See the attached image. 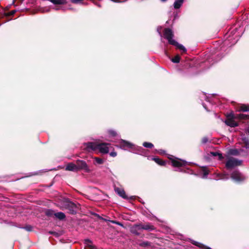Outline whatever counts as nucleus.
<instances>
[{
  "label": "nucleus",
  "instance_id": "33",
  "mask_svg": "<svg viewBox=\"0 0 249 249\" xmlns=\"http://www.w3.org/2000/svg\"><path fill=\"white\" fill-rule=\"evenodd\" d=\"M15 13H16V10H12L9 13H5V15L6 16H10L14 15L15 14Z\"/></svg>",
  "mask_w": 249,
  "mask_h": 249
},
{
  "label": "nucleus",
  "instance_id": "28",
  "mask_svg": "<svg viewBox=\"0 0 249 249\" xmlns=\"http://www.w3.org/2000/svg\"><path fill=\"white\" fill-rule=\"evenodd\" d=\"M84 243L87 245V249H89V246L90 245H93L92 244V241L89 239H85Z\"/></svg>",
  "mask_w": 249,
  "mask_h": 249
},
{
  "label": "nucleus",
  "instance_id": "15",
  "mask_svg": "<svg viewBox=\"0 0 249 249\" xmlns=\"http://www.w3.org/2000/svg\"><path fill=\"white\" fill-rule=\"evenodd\" d=\"M66 171H73V172H78L76 168V163L74 164L72 162L69 163L66 167Z\"/></svg>",
  "mask_w": 249,
  "mask_h": 249
},
{
  "label": "nucleus",
  "instance_id": "49",
  "mask_svg": "<svg viewBox=\"0 0 249 249\" xmlns=\"http://www.w3.org/2000/svg\"><path fill=\"white\" fill-rule=\"evenodd\" d=\"M98 6L100 7L101 6L99 5V4H98L97 3H95Z\"/></svg>",
  "mask_w": 249,
  "mask_h": 249
},
{
  "label": "nucleus",
  "instance_id": "45",
  "mask_svg": "<svg viewBox=\"0 0 249 249\" xmlns=\"http://www.w3.org/2000/svg\"><path fill=\"white\" fill-rule=\"evenodd\" d=\"M112 1L114 2H119L120 1L119 0H112Z\"/></svg>",
  "mask_w": 249,
  "mask_h": 249
},
{
  "label": "nucleus",
  "instance_id": "37",
  "mask_svg": "<svg viewBox=\"0 0 249 249\" xmlns=\"http://www.w3.org/2000/svg\"><path fill=\"white\" fill-rule=\"evenodd\" d=\"M201 249H212L211 248L207 247L204 244H202V247L201 248Z\"/></svg>",
  "mask_w": 249,
  "mask_h": 249
},
{
  "label": "nucleus",
  "instance_id": "29",
  "mask_svg": "<svg viewBox=\"0 0 249 249\" xmlns=\"http://www.w3.org/2000/svg\"><path fill=\"white\" fill-rule=\"evenodd\" d=\"M249 119V115L240 113V120Z\"/></svg>",
  "mask_w": 249,
  "mask_h": 249
},
{
  "label": "nucleus",
  "instance_id": "34",
  "mask_svg": "<svg viewBox=\"0 0 249 249\" xmlns=\"http://www.w3.org/2000/svg\"><path fill=\"white\" fill-rule=\"evenodd\" d=\"M233 118L235 120H240V114H235L233 113Z\"/></svg>",
  "mask_w": 249,
  "mask_h": 249
},
{
  "label": "nucleus",
  "instance_id": "44",
  "mask_svg": "<svg viewBox=\"0 0 249 249\" xmlns=\"http://www.w3.org/2000/svg\"><path fill=\"white\" fill-rule=\"evenodd\" d=\"M53 232L54 231H49V233L53 235Z\"/></svg>",
  "mask_w": 249,
  "mask_h": 249
},
{
  "label": "nucleus",
  "instance_id": "31",
  "mask_svg": "<svg viewBox=\"0 0 249 249\" xmlns=\"http://www.w3.org/2000/svg\"><path fill=\"white\" fill-rule=\"evenodd\" d=\"M201 142L202 144H206L209 142V138L205 136L202 138Z\"/></svg>",
  "mask_w": 249,
  "mask_h": 249
},
{
  "label": "nucleus",
  "instance_id": "47",
  "mask_svg": "<svg viewBox=\"0 0 249 249\" xmlns=\"http://www.w3.org/2000/svg\"><path fill=\"white\" fill-rule=\"evenodd\" d=\"M161 2H165L167 0H160Z\"/></svg>",
  "mask_w": 249,
  "mask_h": 249
},
{
  "label": "nucleus",
  "instance_id": "6",
  "mask_svg": "<svg viewBox=\"0 0 249 249\" xmlns=\"http://www.w3.org/2000/svg\"><path fill=\"white\" fill-rule=\"evenodd\" d=\"M76 165L77 171L80 170H84L85 172L88 173L90 172V169H89L87 163L84 160H76Z\"/></svg>",
  "mask_w": 249,
  "mask_h": 249
},
{
  "label": "nucleus",
  "instance_id": "48",
  "mask_svg": "<svg viewBox=\"0 0 249 249\" xmlns=\"http://www.w3.org/2000/svg\"><path fill=\"white\" fill-rule=\"evenodd\" d=\"M16 0H13L12 4H14L15 2H16Z\"/></svg>",
  "mask_w": 249,
  "mask_h": 249
},
{
  "label": "nucleus",
  "instance_id": "17",
  "mask_svg": "<svg viewBox=\"0 0 249 249\" xmlns=\"http://www.w3.org/2000/svg\"><path fill=\"white\" fill-rule=\"evenodd\" d=\"M184 0H175L174 3V8L176 9L179 8L183 4Z\"/></svg>",
  "mask_w": 249,
  "mask_h": 249
},
{
  "label": "nucleus",
  "instance_id": "12",
  "mask_svg": "<svg viewBox=\"0 0 249 249\" xmlns=\"http://www.w3.org/2000/svg\"><path fill=\"white\" fill-rule=\"evenodd\" d=\"M141 230L140 224H135L131 228L130 231L132 233L135 235H139L140 233L139 232V231Z\"/></svg>",
  "mask_w": 249,
  "mask_h": 249
},
{
  "label": "nucleus",
  "instance_id": "22",
  "mask_svg": "<svg viewBox=\"0 0 249 249\" xmlns=\"http://www.w3.org/2000/svg\"><path fill=\"white\" fill-rule=\"evenodd\" d=\"M201 170L203 174V177L206 178L209 173V171L206 166H202L201 167Z\"/></svg>",
  "mask_w": 249,
  "mask_h": 249
},
{
  "label": "nucleus",
  "instance_id": "21",
  "mask_svg": "<svg viewBox=\"0 0 249 249\" xmlns=\"http://www.w3.org/2000/svg\"><path fill=\"white\" fill-rule=\"evenodd\" d=\"M229 154L231 155L237 156L239 154V152L237 149H230L229 150Z\"/></svg>",
  "mask_w": 249,
  "mask_h": 249
},
{
  "label": "nucleus",
  "instance_id": "13",
  "mask_svg": "<svg viewBox=\"0 0 249 249\" xmlns=\"http://www.w3.org/2000/svg\"><path fill=\"white\" fill-rule=\"evenodd\" d=\"M115 191L118 195H119V196H121L122 198L126 199H128V197L126 195L124 189L117 187L115 188Z\"/></svg>",
  "mask_w": 249,
  "mask_h": 249
},
{
  "label": "nucleus",
  "instance_id": "16",
  "mask_svg": "<svg viewBox=\"0 0 249 249\" xmlns=\"http://www.w3.org/2000/svg\"><path fill=\"white\" fill-rule=\"evenodd\" d=\"M55 213L54 211L52 209H47L45 211V214L48 217H53L55 216Z\"/></svg>",
  "mask_w": 249,
  "mask_h": 249
},
{
  "label": "nucleus",
  "instance_id": "1",
  "mask_svg": "<svg viewBox=\"0 0 249 249\" xmlns=\"http://www.w3.org/2000/svg\"><path fill=\"white\" fill-rule=\"evenodd\" d=\"M163 34L164 37L168 40L170 44L176 46L178 49L182 51L183 53L186 52L187 50L183 45L179 44L177 41L173 39L174 35L171 29L169 28H165L163 30Z\"/></svg>",
  "mask_w": 249,
  "mask_h": 249
},
{
  "label": "nucleus",
  "instance_id": "3",
  "mask_svg": "<svg viewBox=\"0 0 249 249\" xmlns=\"http://www.w3.org/2000/svg\"><path fill=\"white\" fill-rule=\"evenodd\" d=\"M233 113L231 112L226 115V119L224 121L225 124L231 127H234L239 126V124L235 121L233 118Z\"/></svg>",
  "mask_w": 249,
  "mask_h": 249
},
{
  "label": "nucleus",
  "instance_id": "11",
  "mask_svg": "<svg viewBox=\"0 0 249 249\" xmlns=\"http://www.w3.org/2000/svg\"><path fill=\"white\" fill-rule=\"evenodd\" d=\"M140 226L141 230L152 231L155 229V227L150 223H147L146 224H140Z\"/></svg>",
  "mask_w": 249,
  "mask_h": 249
},
{
  "label": "nucleus",
  "instance_id": "36",
  "mask_svg": "<svg viewBox=\"0 0 249 249\" xmlns=\"http://www.w3.org/2000/svg\"><path fill=\"white\" fill-rule=\"evenodd\" d=\"M110 156L113 157H115L117 156V153L116 152H111L109 154Z\"/></svg>",
  "mask_w": 249,
  "mask_h": 249
},
{
  "label": "nucleus",
  "instance_id": "10",
  "mask_svg": "<svg viewBox=\"0 0 249 249\" xmlns=\"http://www.w3.org/2000/svg\"><path fill=\"white\" fill-rule=\"evenodd\" d=\"M119 145L121 148H132L133 145L131 142L124 140H121L119 142Z\"/></svg>",
  "mask_w": 249,
  "mask_h": 249
},
{
  "label": "nucleus",
  "instance_id": "25",
  "mask_svg": "<svg viewBox=\"0 0 249 249\" xmlns=\"http://www.w3.org/2000/svg\"><path fill=\"white\" fill-rule=\"evenodd\" d=\"M142 145L144 147L148 148H152L154 147V145L152 143L149 142H144L142 143Z\"/></svg>",
  "mask_w": 249,
  "mask_h": 249
},
{
  "label": "nucleus",
  "instance_id": "23",
  "mask_svg": "<svg viewBox=\"0 0 249 249\" xmlns=\"http://www.w3.org/2000/svg\"><path fill=\"white\" fill-rule=\"evenodd\" d=\"M107 133L110 136L112 137H115L117 135V132L114 130L109 129L108 130Z\"/></svg>",
  "mask_w": 249,
  "mask_h": 249
},
{
  "label": "nucleus",
  "instance_id": "7",
  "mask_svg": "<svg viewBox=\"0 0 249 249\" xmlns=\"http://www.w3.org/2000/svg\"><path fill=\"white\" fill-rule=\"evenodd\" d=\"M172 163V165L175 167H180L185 166L187 164V162L185 160H181L178 159H170Z\"/></svg>",
  "mask_w": 249,
  "mask_h": 249
},
{
  "label": "nucleus",
  "instance_id": "20",
  "mask_svg": "<svg viewBox=\"0 0 249 249\" xmlns=\"http://www.w3.org/2000/svg\"><path fill=\"white\" fill-rule=\"evenodd\" d=\"M242 141L244 144V147L246 148L249 147V139L247 137H244L241 138Z\"/></svg>",
  "mask_w": 249,
  "mask_h": 249
},
{
  "label": "nucleus",
  "instance_id": "18",
  "mask_svg": "<svg viewBox=\"0 0 249 249\" xmlns=\"http://www.w3.org/2000/svg\"><path fill=\"white\" fill-rule=\"evenodd\" d=\"M55 217L60 220H62L66 218V215L64 213L60 212L56 213Z\"/></svg>",
  "mask_w": 249,
  "mask_h": 249
},
{
  "label": "nucleus",
  "instance_id": "40",
  "mask_svg": "<svg viewBox=\"0 0 249 249\" xmlns=\"http://www.w3.org/2000/svg\"><path fill=\"white\" fill-rule=\"evenodd\" d=\"M53 235L55 237H58L60 235V234L58 233L55 231L53 232Z\"/></svg>",
  "mask_w": 249,
  "mask_h": 249
},
{
  "label": "nucleus",
  "instance_id": "43",
  "mask_svg": "<svg viewBox=\"0 0 249 249\" xmlns=\"http://www.w3.org/2000/svg\"><path fill=\"white\" fill-rule=\"evenodd\" d=\"M116 224L119 225V226H123V225L121 223H120L118 221H117V223H116Z\"/></svg>",
  "mask_w": 249,
  "mask_h": 249
},
{
  "label": "nucleus",
  "instance_id": "19",
  "mask_svg": "<svg viewBox=\"0 0 249 249\" xmlns=\"http://www.w3.org/2000/svg\"><path fill=\"white\" fill-rule=\"evenodd\" d=\"M153 160L155 161L157 164L161 166H164L166 164V162L164 160H163L159 158H153Z\"/></svg>",
  "mask_w": 249,
  "mask_h": 249
},
{
  "label": "nucleus",
  "instance_id": "38",
  "mask_svg": "<svg viewBox=\"0 0 249 249\" xmlns=\"http://www.w3.org/2000/svg\"><path fill=\"white\" fill-rule=\"evenodd\" d=\"M219 154L217 152H211V154L213 156H218V154Z\"/></svg>",
  "mask_w": 249,
  "mask_h": 249
},
{
  "label": "nucleus",
  "instance_id": "39",
  "mask_svg": "<svg viewBox=\"0 0 249 249\" xmlns=\"http://www.w3.org/2000/svg\"><path fill=\"white\" fill-rule=\"evenodd\" d=\"M94 215H95V216H96L97 217H98L99 219H104L102 217H101L97 213H94L93 214Z\"/></svg>",
  "mask_w": 249,
  "mask_h": 249
},
{
  "label": "nucleus",
  "instance_id": "4",
  "mask_svg": "<svg viewBox=\"0 0 249 249\" xmlns=\"http://www.w3.org/2000/svg\"><path fill=\"white\" fill-rule=\"evenodd\" d=\"M241 164L242 160L233 157H231L226 162L225 166L227 169H230L236 166L241 165Z\"/></svg>",
  "mask_w": 249,
  "mask_h": 249
},
{
  "label": "nucleus",
  "instance_id": "50",
  "mask_svg": "<svg viewBox=\"0 0 249 249\" xmlns=\"http://www.w3.org/2000/svg\"><path fill=\"white\" fill-rule=\"evenodd\" d=\"M189 67H191V65H190V64H189Z\"/></svg>",
  "mask_w": 249,
  "mask_h": 249
},
{
  "label": "nucleus",
  "instance_id": "32",
  "mask_svg": "<svg viewBox=\"0 0 249 249\" xmlns=\"http://www.w3.org/2000/svg\"><path fill=\"white\" fill-rule=\"evenodd\" d=\"M26 231H31L33 230V227L31 225H27L24 228Z\"/></svg>",
  "mask_w": 249,
  "mask_h": 249
},
{
  "label": "nucleus",
  "instance_id": "24",
  "mask_svg": "<svg viewBox=\"0 0 249 249\" xmlns=\"http://www.w3.org/2000/svg\"><path fill=\"white\" fill-rule=\"evenodd\" d=\"M139 245L142 247H146L151 246V243L149 241H144L140 243Z\"/></svg>",
  "mask_w": 249,
  "mask_h": 249
},
{
  "label": "nucleus",
  "instance_id": "2",
  "mask_svg": "<svg viewBox=\"0 0 249 249\" xmlns=\"http://www.w3.org/2000/svg\"><path fill=\"white\" fill-rule=\"evenodd\" d=\"M63 207L68 210L71 214H76L80 209V205L78 203H74L68 198L63 201Z\"/></svg>",
  "mask_w": 249,
  "mask_h": 249
},
{
  "label": "nucleus",
  "instance_id": "9",
  "mask_svg": "<svg viewBox=\"0 0 249 249\" xmlns=\"http://www.w3.org/2000/svg\"><path fill=\"white\" fill-rule=\"evenodd\" d=\"M85 145L86 146V148L88 151H89L90 150L95 151L98 149V143H97L88 142L86 143Z\"/></svg>",
  "mask_w": 249,
  "mask_h": 249
},
{
  "label": "nucleus",
  "instance_id": "46",
  "mask_svg": "<svg viewBox=\"0 0 249 249\" xmlns=\"http://www.w3.org/2000/svg\"><path fill=\"white\" fill-rule=\"evenodd\" d=\"M117 221H111V222H112V223H114V224H116V223H117Z\"/></svg>",
  "mask_w": 249,
  "mask_h": 249
},
{
  "label": "nucleus",
  "instance_id": "14",
  "mask_svg": "<svg viewBox=\"0 0 249 249\" xmlns=\"http://www.w3.org/2000/svg\"><path fill=\"white\" fill-rule=\"evenodd\" d=\"M238 112H249V104H240L237 108Z\"/></svg>",
  "mask_w": 249,
  "mask_h": 249
},
{
  "label": "nucleus",
  "instance_id": "30",
  "mask_svg": "<svg viewBox=\"0 0 249 249\" xmlns=\"http://www.w3.org/2000/svg\"><path fill=\"white\" fill-rule=\"evenodd\" d=\"M191 243L194 245H195L196 246H197V247H199L200 249H201V248L202 247V245L203 244H201V243H200L199 242H198L195 241H193Z\"/></svg>",
  "mask_w": 249,
  "mask_h": 249
},
{
  "label": "nucleus",
  "instance_id": "42",
  "mask_svg": "<svg viewBox=\"0 0 249 249\" xmlns=\"http://www.w3.org/2000/svg\"><path fill=\"white\" fill-rule=\"evenodd\" d=\"M245 132L249 134V126L245 130Z\"/></svg>",
  "mask_w": 249,
  "mask_h": 249
},
{
  "label": "nucleus",
  "instance_id": "8",
  "mask_svg": "<svg viewBox=\"0 0 249 249\" xmlns=\"http://www.w3.org/2000/svg\"><path fill=\"white\" fill-rule=\"evenodd\" d=\"M110 145V143H107L105 142L99 143L98 149L99 150L100 152L102 154H107L109 152L108 146Z\"/></svg>",
  "mask_w": 249,
  "mask_h": 249
},
{
  "label": "nucleus",
  "instance_id": "5",
  "mask_svg": "<svg viewBox=\"0 0 249 249\" xmlns=\"http://www.w3.org/2000/svg\"><path fill=\"white\" fill-rule=\"evenodd\" d=\"M231 178L237 182H241L246 179V177L238 170L233 171L231 175Z\"/></svg>",
  "mask_w": 249,
  "mask_h": 249
},
{
  "label": "nucleus",
  "instance_id": "27",
  "mask_svg": "<svg viewBox=\"0 0 249 249\" xmlns=\"http://www.w3.org/2000/svg\"><path fill=\"white\" fill-rule=\"evenodd\" d=\"M94 159L96 161V163L98 164H102L104 163L103 160L100 158L94 157Z\"/></svg>",
  "mask_w": 249,
  "mask_h": 249
},
{
  "label": "nucleus",
  "instance_id": "41",
  "mask_svg": "<svg viewBox=\"0 0 249 249\" xmlns=\"http://www.w3.org/2000/svg\"><path fill=\"white\" fill-rule=\"evenodd\" d=\"M89 249H96L95 246L93 245H90L89 246Z\"/></svg>",
  "mask_w": 249,
  "mask_h": 249
},
{
  "label": "nucleus",
  "instance_id": "26",
  "mask_svg": "<svg viewBox=\"0 0 249 249\" xmlns=\"http://www.w3.org/2000/svg\"><path fill=\"white\" fill-rule=\"evenodd\" d=\"M180 57L179 55H176L174 58L172 59V61L175 63H178L179 62Z\"/></svg>",
  "mask_w": 249,
  "mask_h": 249
},
{
  "label": "nucleus",
  "instance_id": "35",
  "mask_svg": "<svg viewBox=\"0 0 249 249\" xmlns=\"http://www.w3.org/2000/svg\"><path fill=\"white\" fill-rule=\"evenodd\" d=\"M218 156L219 160H222L224 159V157L223 156L221 153H219V154H218Z\"/></svg>",
  "mask_w": 249,
  "mask_h": 249
}]
</instances>
